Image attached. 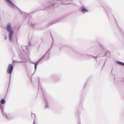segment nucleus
Instances as JSON below:
<instances>
[{"instance_id": "1", "label": "nucleus", "mask_w": 124, "mask_h": 124, "mask_svg": "<svg viewBox=\"0 0 124 124\" xmlns=\"http://www.w3.org/2000/svg\"><path fill=\"white\" fill-rule=\"evenodd\" d=\"M13 69V65L11 64H9L7 70V72L9 74L11 75Z\"/></svg>"}, {"instance_id": "2", "label": "nucleus", "mask_w": 124, "mask_h": 124, "mask_svg": "<svg viewBox=\"0 0 124 124\" xmlns=\"http://www.w3.org/2000/svg\"><path fill=\"white\" fill-rule=\"evenodd\" d=\"M6 29L7 30V31H9V33L12 31H13L12 30L11 27L9 23H8L7 24Z\"/></svg>"}, {"instance_id": "3", "label": "nucleus", "mask_w": 124, "mask_h": 124, "mask_svg": "<svg viewBox=\"0 0 124 124\" xmlns=\"http://www.w3.org/2000/svg\"><path fill=\"white\" fill-rule=\"evenodd\" d=\"M14 33L13 31L9 33V38L10 41L12 40V35Z\"/></svg>"}, {"instance_id": "4", "label": "nucleus", "mask_w": 124, "mask_h": 124, "mask_svg": "<svg viewBox=\"0 0 124 124\" xmlns=\"http://www.w3.org/2000/svg\"><path fill=\"white\" fill-rule=\"evenodd\" d=\"M81 11L83 13L87 12H88V10H87L84 8H82L81 9Z\"/></svg>"}, {"instance_id": "5", "label": "nucleus", "mask_w": 124, "mask_h": 124, "mask_svg": "<svg viewBox=\"0 0 124 124\" xmlns=\"http://www.w3.org/2000/svg\"><path fill=\"white\" fill-rule=\"evenodd\" d=\"M5 101L4 99H2L1 101V103L2 104H4L5 103Z\"/></svg>"}, {"instance_id": "6", "label": "nucleus", "mask_w": 124, "mask_h": 124, "mask_svg": "<svg viewBox=\"0 0 124 124\" xmlns=\"http://www.w3.org/2000/svg\"><path fill=\"white\" fill-rule=\"evenodd\" d=\"M118 62V63L119 64H120L121 65H122L124 66V63H122V62Z\"/></svg>"}, {"instance_id": "7", "label": "nucleus", "mask_w": 124, "mask_h": 124, "mask_svg": "<svg viewBox=\"0 0 124 124\" xmlns=\"http://www.w3.org/2000/svg\"><path fill=\"white\" fill-rule=\"evenodd\" d=\"M6 1H7L8 2L12 4V2L10 0H5Z\"/></svg>"}, {"instance_id": "8", "label": "nucleus", "mask_w": 124, "mask_h": 124, "mask_svg": "<svg viewBox=\"0 0 124 124\" xmlns=\"http://www.w3.org/2000/svg\"><path fill=\"white\" fill-rule=\"evenodd\" d=\"M38 64V63H36L35 64V69H36V68L37 66V65Z\"/></svg>"}, {"instance_id": "9", "label": "nucleus", "mask_w": 124, "mask_h": 124, "mask_svg": "<svg viewBox=\"0 0 124 124\" xmlns=\"http://www.w3.org/2000/svg\"><path fill=\"white\" fill-rule=\"evenodd\" d=\"M33 124H35V121H34V122H33Z\"/></svg>"}, {"instance_id": "10", "label": "nucleus", "mask_w": 124, "mask_h": 124, "mask_svg": "<svg viewBox=\"0 0 124 124\" xmlns=\"http://www.w3.org/2000/svg\"><path fill=\"white\" fill-rule=\"evenodd\" d=\"M33 115H34V116H35V115H34V114H33Z\"/></svg>"}]
</instances>
